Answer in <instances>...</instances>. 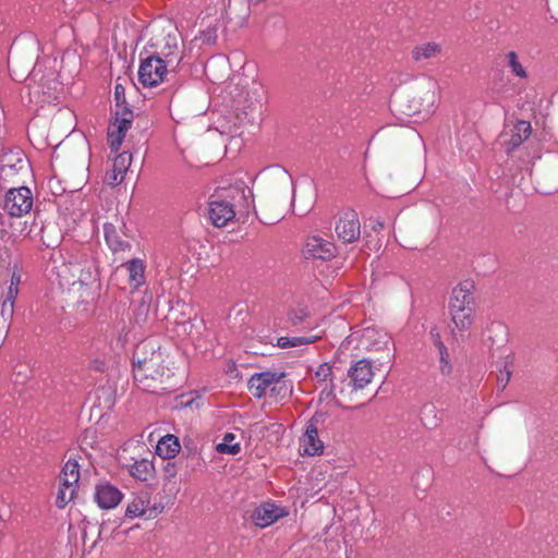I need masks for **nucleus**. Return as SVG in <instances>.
<instances>
[{
  "mask_svg": "<svg viewBox=\"0 0 558 558\" xmlns=\"http://www.w3.org/2000/svg\"><path fill=\"white\" fill-rule=\"evenodd\" d=\"M165 363V353L156 354L153 360H138L137 366H133V377L137 387L151 393L166 390L165 378L170 377V369Z\"/></svg>",
  "mask_w": 558,
  "mask_h": 558,
  "instance_id": "f257e3e1",
  "label": "nucleus"
},
{
  "mask_svg": "<svg viewBox=\"0 0 558 558\" xmlns=\"http://www.w3.org/2000/svg\"><path fill=\"white\" fill-rule=\"evenodd\" d=\"M474 284L471 281L460 282L452 289L449 301L451 319L460 330H466L473 323Z\"/></svg>",
  "mask_w": 558,
  "mask_h": 558,
  "instance_id": "f03ea898",
  "label": "nucleus"
},
{
  "mask_svg": "<svg viewBox=\"0 0 558 558\" xmlns=\"http://www.w3.org/2000/svg\"><path fill=\"white\" fill-rule=\"evenodd\" d=\"M114 120L108 129V142L111 150L117 153L122 145L126 131L131 128L134 114L126 104L125 88L121 84L114 86Z\"/></svg>",
  "mask_w": 558,
  "mask_h": 558,
  "instance_id": "7ed1b4c3",
  "label": "nucleus"
},
{
  "mask_svg": "<svg viewBox=\"0 0 558 558\" xmlns=\"http://www.w3.org/2000/svg\"><path fill=\"white\" fill-rule=\"evenodd\" d=\"M391 101L396 111L404 117L423 116L425 118L432 112L434 93L427 90L424 95H421V93L393 95Z\"/></svg>",
  "mask_w": 558,
  "mask_h": 558,
  "instance_id": "20e7f679",
  "label": "nucleus"
},
{
  "mask_svg": "<svg viewBox=\"0 0 558 558\" xmlns=\"http://www.w3.org/2000/svg\"><path fill=\"white\" fill-rule=\"evenodd\" d=\"M171 65L158 56L150 54L141 60L138 81L145 87H154L163 82Z\"/></svg>",
  "mask_w": 558,
  "mask_h": 558,
  "instance_id": "39448f33",
  "label": "nucleus"
},
{
  "mask_svg": "<svg viewBox=\"0 0 558 558\" xmlns=\"http://www.w3.org/2000/svg\"><path fill=\"white\" fill-rule=\"evenodd\" d=\"M33 207V194L27 186L10 189L4 197L3 209L12 217H22Z\"/></svg>",
  "mask_w": 558,
  "mask_h": 558,
  "instance_id": "423d86ee",
  "label": "nucleus"
},
{
  "mask_svg": "<svg viewBox=\"0 0 558 558\" xmlns=\"http://www.w3.org/2000/svg\"><path fill=\"white\" fill-rule=\"evenodd\" d=\"M104 234L107 245L113 253L131 250V243L128 240L131 235L128 233L126 226L122 219L116 217V223L105 222Z\"/></svg>",
  "mask_w": 558,
  "mask_h": 558,
  "instance_id": "0eeeda50",
  "label": "nucleus"
},
{
  "mask_svg": "<svg viewBox=\"0 0 558 558\" xmlns=\"http://www.w3.org/2000/svg\"><path fill=\"white\" fill-rule=\"evenodd\" d=\"M153 47L158 48L154 53L160 59H165L171 65V70H175L182 61L183 54L179 47V36L175 33H168L160 43H153Z\"/></svg>",
  "mask_w": 558,
  "mask_h": 558,
  "instance_id": "6e6552de",
  "label": "nucleus"
},
{
  "mask_svg": "<svg viewBox=\"0 0 558 558\" xmlns=\"http://www.w3.org/2000/svg\"><path fill=\"white\" fill-rule=\"evenodd\" d=\"M324 413H315L306 425V430L301 439L304 453L319 456L324 451V442L318 438V425L323 423Z\"/></svg>",
  "mask_w": 558,
  "mask_h": 558,
  "instance_id": "1a4fd4ad",
  "label": "nucleus"
},
{
  "mask_svg": "<svg viewBox=\"0 0 558 558\" xmlns=\"http://www.w3.org/2000/svg\"><path fill=\"white\" fill-rule=\"evenodd\" d=\"M335 231L343 243H352L361 235V223L354 210H347L336 222Z\"/></svg>",
  "mask_w": 558,
  "mask_h": 558,
  "instance_id": "9d476101",
  "label": "nucleus"
},
{
  "mask_svg": "<svg viewBox=\"0 0 558 558\" xmlns=\"http://www.w3.org/2000/svg\"><path fill=\"white\" fill-rule=\"evenodd\" d=\"M286 377V373L283 372H259L253 374L247 383L248 391L256 399H262L267 390L270 389L272 384L279 381V379H283Z\"/></svg>",
  "mask_w": 558,
  "mask_h": 558,
  "instance_id": "9b49d317",
  "label": "nucleus"
},
{
  "mask_svg": "<svg viewBox=\"0 0 558 558\" xmlns=\"http://www.w3.org/2000/svg\"><path fill=\"white\" fill-rule=\"evenodd\" d=\"M303 253L305 258L329 260L336 256V246L330 241L313 235L306 240Z\"/></svg>",
  "mask_w": 558,
  "mask_h": 558,
  "instance_id": "f8f14e48",
  "label": "nucleus"
},
{
  "mask_svg": "<svg viewBox=\"0 0 558 558\" xmlns=\"http://www.w3.org/2000/svg\"><path fill=\"white\" fill-rule=\"evenodd\" d=\"M287 514L284 508L272 502H264L253 510L251 518L256 526L267 527Z\"/></svg>",
  "mask_w": 558,
  "mask_h": 558,
  "instance_id": "ddd939ff",
  "label": "nucleus"
},
{
  "mask_svg": "<svg viewBox=\"0 0 558 558\" xmlns=\"http://www.w3.org/2000/svg\"><path fill=\"white\" fill-rule=\"evenodd\" d=\"M94 498L101 509H112L121 502L123 494L116 486L105 482L96 486Z\"/></svg>",
  "mask_w": 558,
  "mask_h": 558,
  "instance_id": "4468645a",
  "label": "nucleus"
},
{
  "mask_svg": "<svg viewBox=\"0 0 558 558\" xmlns=\"http://www.w3.org/2000/svg\"><path fill=\"white\" fill-rule=\"evenodd\" d=\"M348 376L350 377L351 384L355 390L363 389L371 383L374 376L371 362L364 359L357 361L348 371Z\"/></svg>",
  "mask_w": 558,
  "mask_h": 558,
  "instance_id": "2eb2a0df",
  "label": "nucleus"
},
{
  "mask_svg": "<svg viewBox=\"0 0 558 558\" xmlns=\"http://www.w3.org/2000/svg\"><path fill=\"white\" fill-rule=\"evenodd\" d=\"M235 216L232 204L226 201H211L209 203V218L214 226L223 227Z\"/></svg>",
  "mask_w": 558,
  "mask_h": 558,
  "instance_id": "dca6fc26",
  "label": "nucleus"
},
{
  "mask_svg": "<svg viewBox=\"0 0 558 558\" xmlns=\"http://www.w3.org/2000/svg\"><path fill=\"white\" fill-rule=\"evenodd\" d=\"M532 133L531 123L524 120L518 121L512 130L510 140L504 142L506 151L510 154L517 149Z\"/></svg>",
  "mask_w": 558,
  "mask_h": 558,
  "instance_id": "f3484780",
  "label": "nucleus"
},
{
  "mask_svg": "<svg viewBox=\"0 0 558 558\" xmlns=\"http://www.w3.org/2000/svg\"><path fill=\"white\" fill-rule=\"evenodd\" d=\"M130 161L131 155H128V153L117 156L112 162V169L106 172V183L112 186L120 184L124 179V173L126 172L128 163Z\"/></svg>",
  "mask_w": 558,
  "mask_h": 558,
  "instance_id": "a211bd4d",
  "label": "nucleus"
},
{
  "mask_svg": "<svg viewBox=\"0 0 558 558\" xmlns=\"http://www.w3.org/2000/svg\"><path fill=\"white\" fill-rule=\"evenodd\" d=\"M99 274L96 265L93 262H87L81 269L78 274L77 283L81 288L85 290H98L100 287L99 283Z\"/></svg>",
  "mask_w": 558,
  "mask_h": 558,
  "instance_id": "6ab92c4d",
  "label": "nucleus"
},
{
  "mask_svg": "<svg viewBox=\"0 0 558 558\" xmlns=\"http://www.w3.org/2000/svg\"><path fill=\"white\" fill-rule=\"evenodd\" d=\"M180 448L178 437L168 434L159 439L156 446V453L162 458V460H170L180 451Z\"/></svg>",
  "mask_w": 558,
  "mask_h": 558,
  "instance_id": "aec40b11",
  "label": "nucleus"
},
{
  "mask_svg": "<svg viewBox=\"0 0 558 558\" xmlns=\"http://www.w3.org/2000/svg\"><path fill=\"white\" fill-rule=\"evenodd\" d=\"M178 474V466L177 463L170 460H167V462L162 466V489L171 495L175 494L178 492V485L175 482V477Z\"/></svg>",
  "mask_w": 558,
  "mask_h": 558,
  "instance_id": "412c9836",
  "label": "nucleus"
},
{
  "mask_svg": "<svg viewBox=\"0 0 558 558\" xmlns=\"http://www.w3.org/2000/svg\"><path fill=\"white\" fill-rule=\"evenodd\" d=\"M155 466L151 461L147 459L135 460L133 464L130 465V474L141 481L146 482L154 476Z\"/></svg>",
  "mask_w": 558,
  "mask_h": 558,
  "instance_id": "4be33fe9",
  "label": "nucleus"
},
{
  "mask_svg": "<svg viewBox=\"0 0 558 558\" xmlns=\"http://www.w3.org/2000/svg\"><path fill=\"white\" fill-rule=\"evenodd\" d=\"M158 353H163L160 345L151 340H146L136 345L133 353V366H137V361L145 357V360H153Z\"/></svg>",
  "mask_w": 558,
  "mask_h": 558,
  "instance_id": "5701e85b",
  "label": "nucleus"
},
{
  "mask_svg": "<svg viewBox=\"0 0 558 558\" xmlns=\"http://www.w3.org/2000/svg\"><path fill=\"white\" fill-rule=\"evenodd\" d=\"M123 266L126 267L129 281L134 288H138L144 283L145 265L142 259L133 258L123 264Z\"/></svg>",
  "mask_w": 558,
  "mask_h": 558,
  "instance_id": "b1692460",
  "label": "nucleus"
},
{
  "mask_svg": "<svg viewBox=\"0 0 558 558\" xmlns=\"http://www.w3.org/2000/svg\"><path fill=\"white\" fill-rule=\"evenodd\" d=\"M265 100L264 86L258 82H253L251 88L247 92V108L251 111L260 110Z\"/></svg>",
  "mask_w": 558,
  "mask_h": 558,
  "instance_id": "393cba45",
  "label": "nucleus"
},
{
  "mask_svg": "<svg viewBox=\"0 0 558 558\" xmlns=\"http://www.w3.org/2000/svg\"><path fill=\"white\" fill-rule=\"evenodd\" d=\"M80 480V465L75 460H69L62 468L60 482L66 485L77 486Z\"/></svg>",
  "mask_w": 558,
  "mask_h": 558,
  "instance_id": "a878e982",
  "label": "nucleus"
},
{
  "mask_svg": "<svg viewBox=\"0 0 558 558\" xmlns=\"http://www.w3.org/2000/svg\"><path fill=\"white\" fill-rule=\"evenodd\" d=\"M432 335L435 338L434 342H435V345L437 347L438 353H439V369H440V373L442 375H449L452 372V365L450 364V361H449L448 350H447L446 345L444 344V342L440 340L439 333L434 335L432 332Z\"/></svg>",
  "mask_w": 558,
  "mask_h": 558,
  "instance_id": "bb28decb",
  "label": "nucleus"
},
{
  "mask_svg": "<svg viewBox=\"0 0 558 558\" xmlns=\"http://www.w3.org/2000/svg\"><path fill=\"white\" fill-rule=\"evenodd\" d=\"M502 364V368H499L497 375V387L499 390H505L511 379L513 373V355L508 354Z\"/></svg>",
  "mask_w": 558,
  "mask_h": 558,
  "instance_id": "cd10ccee",
  "label": "nucleus"
},
{
  "mask_svg": "<svg viewBox=\"0 0 558 558\" xmlns=\"http://www.w3.org/2000/svg\"><path fill=\"white\" fill-rule=\"evenodd\" d=\"M148 500L142 496H136L129 502L125 515L128 518L144 517L147 512Z\"/></svg>",
  "mask_w": 558,
  "mask_h": 558,
  "instance_id": "c85d7f7f",
  "label": "nucleus"
},
{
  "mask_svg": "<svg viewBox=\"0 0 558 558\" xmlns=\"http://www.w3.org/2000/svg\"><path fill=\"white\" fill-rule=\"evenodd\" d=\"M319 336H308V337H280L277 341V345L279 348L286 349V348H292V347H299L304 344L314 343L316 340H318Z\"/></svg>",
  "mask_w": 558,
  "mask_h": 558,
  "instance_id": "c756f323",
  "label": "nucleus"
},
{
  "mask_svg": "<svg viewBox=\"0 0 558 558\" xmlns=\"http://www.w3.org/2000/svg\"><path fill=\"white\" fill-rule=\"evenodd\" d=\"M75 490V486L60 482V487L56 498V506L60 509L64 508L74 498Z\"/></svg>",
  "mask_w": 558,
  "mask_h": 558,
  "instance_id": "7c9ffc66",
  "label": "nucleus"
},
{
  "mask_svg": "<svg viewBox=\"0 0 558 558\" xmlns=\"http://www.w3.org/2000/svg\"><path fill=\"white\" fill-rule=\"evenodd\" d=\"M235 439L234 434L227 433L223 436L222 442L216 446V450L219 453L238 454L241 450L239 442H233Z\"/></svg>",
  "mask_w": 558,
  "mask_h": 558,
  "instance_id": "2f4dec72",
  "label": "nucleus"
},
{
  "mask_svg": "<svg viewBox=\"0 0 558 558\" xmlns=\"http://www.w3.org/2000/svg\"><path fill=\"white\" fill-rule=\"evenodd\" d=\"M421 418L423 424L428 427L433 428L436 427L440 421V418L437 417V409L434 404H424L421 410Z\"/></svg>",
  "mask_w": 558,
  "mask_h": 558,
  "instance_id": "473e14b6",
  "label": "nucleus"
},
{
  "mask_svg": "<svg viewBox=\"0 0 558 558\" xmlns=\"http://www.w3.org/2000/svg\"><path fill=\"white\" fill-rule=\"evenodd\" d=\"M439 51V46L435 43H427L415 47L413 50V59L416 61L429 59Z\"/></svg>",
  "mask_w": 558,
  "mask_h": 558,
  "instance_id": "72a5a7b5",
  "label": "nucleus"
},
{
  "mask_svg": "<svg viewBox=\"0 0 558 558\" xmlns=\"http://www.w3.org/2000/svg\"><path fill=\"white\" fill-rule=\"evenodd\" d=\"M487 331L489 335L486 339V341L490 342V345L496 344L498 341L505 340L507 336V327L502 325L501 323H492L490 326L487 328Z\"/></svg>",
  "mask_w": 558,
  "mask_h": 558,
  "instance_id": "f704fd0d",
  "label": "nucleus"
},
{
  "mask_svg": "<svg viewBox=\"0 0 558 558\" xmlns=\"http://www.w3.org/2000/svg\"><path fill=\"white\" fill-rule=\"evenodd\" d=\"M308 316V308L304 305H298L288 313V319L292 326H299L303 324Z\"/></svg>",
  "mask_w": 558,
  "mask_h": 558,
  "instance_id": "c9c22d12",
  "label": "nucleus"
},
{
  "mask_svg": "<svg viewBox=\"0 0 558 558\" xmlns=\"http://www.w3.org/2000/svg\"><path fill=\"white\" fill-rule=\"evenodd\" d=\"M507 59H508V65L514 75H517L521 78H525L527 76L525 69L520 63V61L518 59V54L514 51L508 52Z\"/></svg>",
  "mask_w": 558,
  "mask_h": 558,
  "instance_id": "e433bc0d",
  "label": "nucleus"
},
{
  "mask_svg": "<svg viewBox=\"0 0 558 558\" xmlns=\"http://www.w3.org/2000/svg\"><path fill=\"white\" fill-rule=\"evenodd\" d=\"M21 281V276L16 272H13L11 276L10 286L7 293V299L4 301V304L10 302V306L13 307L14 300L16 299L19 294V284Z\"/></svg>",
  "mask_w": 558,
  "mask_h": 558,
  "instance_id": "4c0bfd02",
  "label": "nucleus"
},
{
  "mask_svg": "<svg viewBox=\"0 0 558 558\" xmlns=\"http://www.w3.org/2000/svg\"><path fill=\"white\" fill-rule=\"evenodd\" d=\"M218 38L217 35V26L209 25L204 31L201 32L198 39L202 40L205 45H214Z\"/></svg>",
  "mask_w": 558,
  "mask_h": 558,
  "instance_id": "58836bf2",
  "label": "nucleus"
},
{
  "mask_svg": "<svg viewBox=\"0 0 558 558\" xmlns=\"http://www.w3.org/2000/svg\"><path fill=\"white\" fill-rule=\"evenodd\" d=\"M331 375H332V367H331V365L329 363L325 362V363H322L317 367V371L315 372L314 378L318 383H324L327 379L331 380Z\"/></svg>",
  "mask_w": 558,
  "mask_h": 558,
  "instance_id": "ea45409f",
  "label": "nucleus"
},
{
  "mask_svg": "<svg viewBox=\"0 0 558 558\" xmlns=\"http://www.w3.org/2000/svg\"><path fill=\"white\" fill-rule=\"evenodd\" d=\"M269 390L272 396H277L280 398H284L290 393L289 386L282 379H279V381L272 384Z\"/></svg>",
  "mask_w": 558,
  "mask_h": 558,
  "instance_id": "a19ab883",
  "label": "nucleus"
},
{
  "mask_svg": "<svg viewBox=\"0 0 558 558\" xmlns=\"http://www.w3.org/2000/svg\"><path fill=\"white\" fill-rule=\"evenodd\" d=\"M330 397H335V385L332 380L330 381V385L323 388L319 393L320 399H328Z\"/></svg>",
  "mask_w": 558,
  "mask_h": 558,
  "instance_id": "79ce46f5",
  "label": "nucleus"
},
{
  "mask_svg": "<svg viewBox=\"0 0 558 558\" xmlns=\"http://www.w3.org/2000/svg\"><path fill=\"white\" fill-rule=\"evenodd\" d=\"M90 368H93L96 372L102 373L106 369V363L102 360H93L90 362Z\"/></svg>",
  "mask_w": 558,
  "mask_h": 558,
  "instance_id": "37998d69",
  "label": "nucleus"
},
{
  "mask_svg": "<svg viewBox=\"0 0 558 558\" xmlns=\"http://www.w3.org/2000/svg\"><path fill=\"white\" fill-rule=\"evenodd\" d=\"M383 228H384V223H383V222H380V221H377V222H376V225H374V226H373V229H374L375 231H378V230H380V229H383Z\"/></svg>",
  "mask_w": 558,
  "mask_h": 558,
  "instance_id": "c03bdc74",
  "label": "nucleus"
},
{
  "mask_svg": "<svg viewBox=\"0 0 558 558\" xmlns=\"http://www.w3.org/2000/svg\"><path fill=\"white\" fill-rule=\"evenodd\" d=\"M305 213H306V210H302V211L299 213V215L303 216V215H305Z\"/></svg>",
  "mask_w": 558,
  "mask_h": 558,
  "instance_id": "a18cd8bd",
  "label": "nucleus"
}]
</instances>
